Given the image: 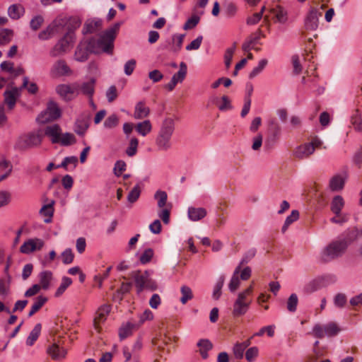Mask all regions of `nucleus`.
<instances>
[{
  "label": "nucleus",
  "instance_id": "49",
  "mask_svg": "<svg viewBox=\"0 0 362 362\" xmlns=\"http://www.w3.org/2000/svg\"><path fill=\"white\" fill-rule=\"evenodd\" d=\"M349 305L353 310H358L362 307V293L351 297L349 300Z\"/></svg>",
  "mask_w": 362,
  "mask_h": 362
},
{
  "label": "nucleus",
  "instance_id": "3",
  "mask_svg": "<svg viewBox=\"0 0 362 362\" xmlns=\"http://www.w3.org/2000/svg\"><path fill=\"white\" fill-rule=\"evenodd\" d=\"M347 249L346 243L340 238L331 242L320 253V260L329 262L343 256Z\"/></svg>",
  "mask_w": 362,
  "mask_h": 362
},
{
  "label": "nucleus",
  "instance_id": "10",
  "mask_svg": "<svg viewBox=\"0 0 362 362\" xmlns=\"http://www.w3.org/2000/svg\"><path fill=\"white\" fill-rule=\"evenodd\" d=\"M61 116V110L57 104L53 101H50L47 104L46 110L40 113L37 117L39 123L45 124L51 121H54Z\"/></svg>",
  "mask_w": 362,
  "mask_h": 362
},
{
  "label": "nucleus",
  "instance_id": "38",
  "mask_svg": "<svg viewBox=\"0 0 362 362\" xmlns=\"http://www.w3.org/2000/svg\"><path fill=\"white\" fill-rule=\"evenodd\" d=\"M47 301V298L45 296H38L33 305L31 306V309L28 313V316L31 317L35 313H36Z\"/></svg>",
  "mask_w": 362,
  "mask_h": 362
},
{
  "label": "nucleus",
  "instance_id": "12",
  "mask_svg": "<svg viewBox=\"0 0 362 362\" xmlns=\"http://www.w3.org/2000/svg\"><path fill=\"white\" fill-rule=\"evenodd\" d=\"M143 347L142 341L137 339L133 344L132 348L125 346L123 348V356L124 362H139V353Z\"/></svg>",
  "mask_w": 362,
  "mask_h": 362
},
{
  "label": "nucleus",
  "instance_id": "9",
  "mask_svg": "<svg viewBox=\"0 0 362 362\" xmlns=\"http://www.w3.org/2000/svg\"><path fill=\"white\" fill-rule=\"evenodd\" d=\"M340 331L337 324L334 322H329L325 325L316 324L313 328V335L322 339L325 337H333Z\"/></svg>",
  "mask_w": 362,
  "mask_h": 362
},
{
  "label": "nucleus",
  "instance_id": "29",
  "mask_svg": "<svg viewBox=\"0 0 362 362\" xmlns=\"http://www.w3.org/2000/svg\"><path fill=\"white\" fill-rule=\"evenodd\" d=\"M57 25L55 22H53L38 34V38L41 40H47L50 39L57 31Z\"/></svg>",
  "mask_w": 362,
  "mask_h": 362
},
{
  "label": "nucleus",
  "instance_id": "46",
  "mask_svg": "<svg viewBox=\"0 0 362 362\" xmlns=\"http://www.w3.org/2000/svg\"><path fill=\"white\" fill-rule=\"evenodd\" d=\"M76 142L75 136L71 133H65L60 134L59 143L64 146H69Z\"/></svg>",
  "mask_w": 362,
  "mask_h": 362
},
{
  "label": "nucleus",
  "instance_id": "50",
  "mask_svg": "<svg viewBox=\"0 0 362 362\" xmlns=\"http://www.w3.org/2000/svg\"><path fill=\"white\" fill-rule=\"evenodd\" d=\"M81 21L78 17H71L67 23V32H70L74 35V30L80 27Z\"/></svg>",
  "mask_w": 362,
  "mask_h": 362
},
{
  "label": "nucleus",
  "instance_id": "43",
  "mask_svg": "<svg viewBox=\"0 0 362 362\" xmlns=\"http://www.w3.org/2000/svg\"><path fill=\"white\" fill-rule=\"evenodd\" d=\"M72 284V280L69 277L64 276L62 280V283L59 288H57L55 296L59 297L62 296L66 289Z\"/></svg>",
  "mask_w": 362,
  "mask_h": 362
},
{
  "label": "nucleus",
  "instance_id": "55",
  "mask_svg": "<svg viewBox=\"0 0 362 362\" xmlns=\"http://www.w3.org/2000/svg\"><path fill=\"white\" fill-rule=\"evenodd\" d=\"M235 46H236V43H234L233 47L228 48L225 52L224 62H225V65L227 69H228L230 66L232 59H233V56L235 51Z\"/></svg>",
  "mask_w": 362,
  "mask_h": 362
},
{
  "label": "nucleus",
  "instance_id": "57",
  "mask_svg": "<svg viewBox=\"0 0 362 362\" xmlns=\"http://www.w3.org/2000/svg\"><path fill=\"white\" fill-rule=\"evenodd\" d=\"M119 124V117L112 114L110 115L104 122V127L107 129H112L117 127Z\"/></svg>",
  "mask_w": 362,
  "mask_h": 362
},
{
  "label": "nucleus",
  "instance_id": "33",
  "mask_svg": "<svg viewBox=\"0 0 362 362\" xmlns=\"http://www.w3.org/2000/svg\"><path fill=\"white\" fill-rule=\"evenodd\" d=\"M24 12V7L21 4L11 5L8 9V16L15 20L20 18Z\"/></svg>",
  "mask_w": 362,
  "mask_h": 362
},
{
  "label": "nucleus",
  "instance_id": "22",
  "mask_svg": "<svg viewBox=\"0 0 362 362\" xmlns=\"http://www.w3.org/2000/svg\"><path fill=\"white\" fill-rule=\"evenodd\" d=\"M276 22L284 23L287 21V13L285 9L279 4H274L269 10Z\"/></svg>",
  "mask_w": 362,
  "mask_h": 362
},
{
  "label": "nucleus",
  "instance_id": "41",
  "mask_svg": "<svg viewBox=\"0 0 362 362\" xmlns=\"http://www.w3.org/2000/svg\"><path fill=\"white\" fill-rule=\"evenodd\" d=\"M334 305L338 308H344L347 303V297L345 293H338L333 299Z\"/></svg>",
  "mask_w": 362,
  "mask_h": 362
},
{
  "label": "nucleus",
  "instance_id": "59",
  "mask_svg": "<svg viewBox=\"0 0 362 362\" xmlns=\"http://www.w3.org/2000/svg\"><path fill=\"white\" fill-rule=\"evenodd\" d=\"M11 199V194L6 190L0 191V208L7 206Z\"/></svg>",
  "mask_w": 362,
  "mask_h": 362
},
{
  "label": "nucleus",
  "instance_id": "7",
  "mask_svg": "<svg viewBox=\"0 0 362 362\" xmlns=\"http://www.w3.org/2000/svg\"><path fill=\"white\" fill-rule=\"evenodd\" d=\"M322 141L317 137H314L310 142L305 143L296 148L293 156L298 159L308 158L316 148H320Z\"/></svg>",
  "mask_w": 362,
  "mask_h": 362
},
{
  "label": "nucleus",
  "instance_id": "48",
  "mask_svg": "<svg viewBox=\"0 0 362 362\" xmlns=\"http://www.w3.org/2000/svg\"><path fill=\"white\" fill-rule=\"evenodd\" d=\"M344 185V179L341 176H334L330 180L329 186L333 191H337L343 188Z\"/></svg>",
  "mask_w": 362,
  "mask_h": 362
},
{
  "label": "nucleus",
  "instance_id": "17",
  "mask_svg": "<svg viewBox=\"0 0 362 362\" xmlns=\"http://www.w3.org/2000/svg\"><path fill=\"white\" fill-rule=\"evenodd\" d=\"M51 74L54 77L69 76L71 74V70L64 60L59 59L53 64Z\"/></svg>",
  "mask_w": 362,
  "mask_h": 362
},
{
  "label": "nucleus",
  "instance_id": "34",
  "mask_svg": "<svg viewBox=\"0 0 362 362\" xmlns=\"http://www.w3.org/2000/svg\"><path fill=\"white\" fill-rule=\"evenodd\" d=\"M42 326L41 324L37 323L35 325L34 328L32 329V331L30 332L27 339H26V344L28 346H33L35 342L38 339L40 332H41Z\"/></svg>",
  "mask_w": 362,
  "mask_h": 362
},
{
  "label": "nucleus",
  "instance_id": "15",
  "mask_svg": "<svg viewBox=\"0 0 362 362\" xmlns=\"http://www.w3.org/2000/svg\"><path fill=\"white\" fill-rule=\"evenodd\" d=\"M47 354L54 361H60L66 357V349L58 341H54L47 348Z\"/></svg>",
  "mask_w": 362,
  "mask_h": 362
},
{
  "label": "nucleus",
  "instance_id": "32",
  "mask_svg": "<svg viewBox=\"0 0 362 362\" xmlns=\"http://www.w3.org/2000/svg\"><path fill=\"white\" fill-rule=\"evenodd\" d=\"M52 279V273L49 271H43L39 274L40 288L47 290L49 287V284Z\"/></svg>",
  "mask_w": 362,
  "mask_h": 362
},
{
  "label": "nucleus",
  "instance_id": "5",
  "mask_svg": "<svg viewBox=\"0 0 362 362\" xmlns=\"http://www.w3.org/2000/svg\"><path fill=\"white\" fill-rule=\"evenodd\" d=\"M253 291L252 286L248 287L244 291L240 293L233 305V315L235 317L245 315L252 302L250 298Z\"/></svg>",
  "mask_w": 362,
  "mask_h": 362
},
{
  "label": "nucleus",
  "instance_id": "40",
  "mask_svg": "<svg viewBox=\"0 0 362 362\" xmlns=\"http://www.w3.org/2000/svg\"><path fill=\"white\" fill-rule=\"evenodd\" d=\"M40 214L42 216L47 217V218L45 220V222H50L51 218L52 217L54 214L53 202L51 204L44 205L40 210Z\"/></svg>",
  "mask_w": 362,
  "mask_h": 362
},
{
  "label": "nucleus",
  "instance_id": "37",
  "mask_svg": "<svg viewBox=\"0 0 362 362\" xmlns=\"http://www.w3.org/2000/svg\"><path fill=\"white\" fill-rule=\"evenodd\" d=\"M154 199L157 201V206L159 209L168 206V194L165 191L158 190L154 194Z\"/></svg>",
  "mask_w": 362,
  "mask_h": 362
},
{
  "label": "nucleus",
  "instance_id": "26",
  "mask_svg": "<svg viewBox=\"0 0 362 362\" xmlns=\"http://www.w3.org/2000/svg\"><path fill=\"white\" fill-rule=\"evenodd\" d=\"M150 109L145 105L144 102H139L136 106L134 112V117L136 119H141L148 116Z\"/></svg>",
  "mask_w": 362,
  "mask_h": 362
},
{
  "label": "nucleus",
  "instance_id": "31",
  "mask_svg": "<svg viewBox=\"0 0 362 362\" xmlns=\"http://www.w3.org/2000/svg\"><path fill=\"white\" fill-rule=\"evenodd\" d=\"M136 131L142 136H146L152 130V125L149 120H144L137 123L135 126Z\"/></svg>",
  "mask_w": 362,
  "mask_h": 362
},
{
  "label": "nucleus",
  "instance_id": "27",
  "mask_svg": "<svg viewBox=\"0 0 362 362\" xmlns=\"http://www.w3.org/2000/svg\"><path fill=\"white\" fill-rule=\"evenodd\" d=\"M197 345L202 358L206 359L209 356L207 352L213 347L212 343L209 339H202L197 342Z\"/></svg>",
  "mask_w": 362,
  "mask_h": 362
},
{
  "label": "nucleus",
  "instance_id": "64",
  "mask_svg": "<svg viewBox=\"0 0 362 362\" xmlns=\"http://www.w3.org/2000/svg\"><path fill=\"white\" fill-rule=\"evenodd\" d=\"M141 193L139 185H136L129 193L127 199L129 202H135L139 197Z\"/></svg>",
  "mask_w": 362,
  "mask_h": 362
},
{
  "label": "nucleus",
  "instance_id": "62",
  "mask_svg": "<svg viewBox=\"0 0 362 362\" xmlns=\"http://www.w3.org/2000/svg\"><path fill=\"white\" fill-rule=\"evenodd\" d=\"M74 255L70 248L66 249L62 253V262L65 264H71L74 260Z\"/></svg>",
  "mask_w": 362,
  "mask_h": 362
},
{
  "label": "nucleus",
  "instance_id": "23",
  "mask_svg": "<svg viewBox=\"0 0 362 362\" xmlns=\"http://www.w3.org/2000/svg\"><path fill=\"white\" fill-rule=\"evenodd\" d=\"M19 96V90L16 88H13L10 90H6L4 93V105H6L8 108L11 110H12L16 103L17 98Z\"/></svg>",
  "mask_w": 362,
  "mask_h": 362
},
{
  "label": "nucleus",
  "instance_id": "25",
  "mask_svg": "<svg viewBox=\"0 0 362 362\" xmlns=\"http://www.w3.org/2000/svg\"><path fill=\"white\" fill-rule=\"evenodd\" d=\"M62 133L60 127L58 124H52L46 127L45 134L51 138L52 143H59V136Z\"/></svg>",
  "mask_w": 362,
  "mask_h": 362
},
{
  "label": "nucleus",
  "instance_id": "42",
  "mask_svg": "<svg viewBox=\"0 0 362 362\" xmlns=\"http://www.w3.org/2000/svg\"><path fill=\"white\" fill-rule=\"evenodd\" d=\"M181 298L180 302L182 304L187 303V302L193 298L192 291L187 286H182L180 288Z\"/></svg>",
  "mask_w": 362,
  "mask_h": 362
},
{
  "label": "nucleus",
  "instance_id": "45",
  "mask_svg": "<svg viewBox=\"0 0 362 362\" xmlns=\"http://www.w3.org/2000/svg\"><path fill=\"white\" fill-rule=\"evenodd\" d=\"M351 123L354 125L356 130L362 132V120L358 110H356L351 117Z\"/></svg>",
  "mask_w": 362,
  "mask_h": 362
},
{
  "label": "nucleus",
  "instance_id": "58",
  "mask_svg": "<svg viewBox=\"0 0 362 362\" xmlns=\"http://www.w3.org/2000/svg\"><path fill=\"white\" fill-rule=\"evenodd\" d=\"M44 23V18L42 16H36L34 18H33L30 22V28L36 31Z\"/></svg>",
  "mask_w": 362,
  "mask_h": 362
},
{
  "label": "nucleus",
  "instance_id": "56",
  "mask_svg": "<svg viewBox=\"0 0 362 362\" xmlns=\"http://www.w3.org/2000/svg\"><path fill=\"white\" fill-rule=\"evenodd\" d=\"M298 299L296 293H292L287 300V309L289 312L293 313L296 310Z\"/></svg>",
  "mask_w": 362,
  "mask_h": 362
},
{
  "label": "nucleus",
  "instance_id": "20",
  "mask_svg": "<svg viewBox=\"0 0 362 362\" xmlns=\"http://www.w3.org/2000/svg\"><path fill=\"white\" fill-rule=\"evenodd\" d=\"M77 95L80 93L86 95L88 98H92L95 92V79L90 78L87 81L83 83H77Z\"/></svg>",
  "mask_w": 362,
  "mask_h": 362
},
{
  "label": "nucleus",
  "instance_id": "18",
  "mask_svg": "<svg viewBox=\"0 0 362 362\" xmlns=\"http://www.w3.org/2000/svg\"><path fill=\"white\" fill-rule=\"evenodd\" d=\"M228 205L226 202H221L218 204L216 210V227L221 228L225 225L227 220Z\"/></svg>",
  "mask_w": 362,
  "mask_h": 362
},
{
  "label": "nucleus",
  "instance_id": "24",
  "mask_svg": "<svg viewBox=\"0 0 362 362\" xmlns=\"http://www.w3.org/2000/svg\"><path fill=\"white\" fill-rule=\"evenodd\" d=\"M206 210L202 207H193L190 206L187 210V216L192 221H198L206 216Z\"/></svg>",
  "mask_w": 362,
  "mask_h": 362
},
{
  "label": "nucleus",
  "instance_id": "54",
  "mask_svg": "<svg viewBox=\"0 0 362 362\" xmlns=\"http://www.w3.org/2000/svg\"><path fill=\"white\" fill-rule=\"evenodd\" d=\"M224 281V276H220L214 286L212 296L215 300H218L221 295V289L223 286Z\"/></svg>",
  "mask_w": 362,
  "mask_h": 362
},
{
  "label": "nucleus",
  "instance_id": "52",
  "mask_svg": "<svg viewBox=\"0 0 362 362\" xmlns=\"http://www.w3.org/2000/svg\"><path fill=\"white\" fill-rule=\"evenodd\" d=\"M267 63H268L267 59H261L259 62L258 66L255 67L252 70V71L250 73L249 78H253L255 76H257L258 74H259L263 71V69L265 68V66H267Z\"/></svg>",
  "mask_w": 362,
  "mask_h": 362
},
{
  "label": "nucleus",
  "instance_id": "6",
  "mask_svg": "<svg viewBox=\"0 0 362 362\" xmlns=\"http://www.w3.org/2000/svg\"><path fill=\"white\" fill-rule=\"evenodd\" d=\"M42 142V136L39 134L31 132L20 136L15 144V148L19 151L39 146Z\"/></svg>",
  "mask_w": 362,
  "mask_h": 362
},
{
  "label": "nucleus",
  "instance_id": "63",
  "mask_svg": "<svg viewBox=\"0 0 362 362\" xmlns=\"http://www.w3.org/2000/svg\"><path fill=\"white\" fill-rule=\"evenodd\" d=\"M269 128L274 136H279L281 132V127L274 119H271L269 121Z\"/></svg>",
  "mask_w": 362,
  "mask_h": 362
},
{
  "label": "nucleus",
  "instance_id": "8",
  "mask_svg": "<svg viewBox=\"0 0 362 362\" xmlns=\"http://www.w3.org/2000/svg\"><path fill=\"white\" fill-rule=\"evenodd\" d=\"M74 39L75 35L73 33L66 32L64 37L50 50L49 55L52 57H57L64 54L72 46Z\"/></svg>",
  "mask_w": 362,
  "mask_h": 362
},
{
  "label": "nucleus",
  "instance_id": "44",
  "mask_svg": "<svg viewBox=\"0 0 362 362\" xmlns=\"http://www.w3.org/2000/svg\"><path fill=\"white\" fill-rule=\"evenodd\" d=\"M299 217V213L297 210L292 211L291 214L286 218L284 224L281 228L282 233H285L289 226L296 221Z\"/></svg>",
  "mask_w": 362,
  "mask_h": 362
},
{
  "label": "nucleus",
  "instance_id": "11",
  "mask_svg": "<svg viewBox=\"0 0 362 362\" xmlns=\"http://www.w3.org/2000/svg\"><path fill=\"white\" fill-rule=\"evenodd\" d=\"M322 5L320 8L312 7L308 11L305 18V28L307 30H316L319 25V18L322 16V13L320 9H324Z\"/></svg>",
  "mask_w": 362,
  "mask_h": 362
},
{
  "label": "nucleus",
  "instance_id": "36",
  "mask_svg": "<svg viewBox=\"0 0 362 362\" xmlns=\"http://www.w3.org/2000/svg\"><path fill=\"white\" fill-rule=\"evenodd\" d=\"M240 272V266H238L233 274L230 281L228 284V288L231 292H234L240 286V281L239 274Z\"/></svg>",
  "mask_w": 362,
  "mask_h": 362
},
{
  "label": "nucleus",
  "instance_id": "28",
  "mask_svg": "<svg viewBox=\"0 0 362 362\" xmlns=\"http://www.w3.org/2000/svg\"><path fill=\"white\" fill-rule=\"evenodd\" d=\"M89 127L88 119L86 117H81L76 119L74 126L75 132L79 135L83 136L85 134Z\"/></svg>",
  "mask_w": 362,
  "mask_h": 362
},
{
  "label": "nucleus",
  "instance_id": "39",
  "mask_svg": "<svg viewBox=\"0 0 362 362\" xmlns=\"http://www.w3.org/2000/svg\"><path fill=\"white\" fill-rule=\"evenodd\" d=\"M171 207V204H168V206L159 209V211L158 212V217L163 221V222L165 224H168L170 222Z\"/></svg>",
  "mask_w": 362,
  "mask_h": 362
},
{
  "label": "nucleus",
  "instance_id": "16",
  "mask_svg": "<svg viewBox=\"0 0 362 362\" xmlns=\"http://www.w3.org/2000/svg\"><path fill=\"white\" fill-rule=\"evenodd\" d=\"M110 312V308L107 305H103L98 308L93 320V327L98 332H100V324L103 323Z\"/></svg>",
  "mask_w": 362,
  "mask_h": 362
},
{
  "label": "nucleus",
  "instance_id": "47",
  "mask_svg": "<svg viewBox=\"0 0 362 362\" xmlns=\"http://www.w3.org/2000/svg\"><path fill=\"white\" fill-rule=\"evenodd\" d=\"M187 67L185 62H181L180 64V70L173 76V78L178 82H182L187 75Z\"/></svg>",
  "mask_w": 362,
  "mask_h": 362
},
{
  "label": "nucleus",
  "instance_id": "19",
  "mask_svg": "<svg viewBox=\"0 0 362 362\" xmlns=\"http://www.w3.org/2000/svg\"><path fill=\"white\" fill-rule=\"evenodd\" d=\"M359 238H362V227H354L346 230L342 235V237L340 238V240L345 242L348 247L351 243L356 241Z\"/></svg>",
  "mask_w": 362,
  "mask_h": 362
},
{
  "label": "nucleus",
  "instance_id": "53",
  "mask_svg": "<svg viewBox=\"0 0 362 362\" xmlns=\"http://www.w3.org/2000/svg\"><path fill=\"white\" fill-rule=\"evenodd\" d=\"M237 6L233 2H227L225 4L223 7V12L226 16L228 18L233 17L237 12Z\"/></svg>",
  "mask_w": 362,
  "mask_h": 362
},
{
  "label": "nucleus",
  "instance_id": "35",
  "mask_svg": "<svg viewBox=\"0 0 362 362\" xmlns=\"http://www.w3.org/2000/svg\"><path fill=\"white\" fill-rule=\"evenodd\" d=\"M344 206L343 198L339 196H335L331 203V211L335 214L339 215Z\"/></svg>",
  "mask_w": 362,
  "mask_h": 362
},
{
  "label": "nucleus",
  "instance_id": "51",
  "mask_svg": "<svg viewBox=\"0 0 362 362\" xmlns=\"http://www.w3.org/2000/svg\"><path fill=\"white\" fill-rule=\"evenodd\" d=\"M139 145V140L136 137L132 138L130 139L129 146L126 150V153L127 156L132 157L136 155L137 152V148Z\"/></svg>",
  "mask_w": 362,
  "mask_h": 362
},
{
  "label": "nucleus",
  "instance_id": "60",
  "mask_svg": "<svg viewBox=\"0 0 362 362\" xmlns=\"http://www.w3.org/2000/svg\"><path fill=\"white\" fill-rule=\"evenodd\" d=\"M274 325H268L262 327L259 331L254 334V336L262 337L264 333H267V335L270 337H272L274 335Z\"/></svg>",
  "mask_w": 362,
  "mask_h": 362
},
{
  "label": "nucleus",
  "instance_id": "2",
  "mask_svg": "<svg viewBox=\"0 0 362 362\" xmlns=\"http://www.w3.org/2000/svg\"><path fill=\"white\" fill-rule=\"evenodd\" d=\"M175 130V122L172 118H165L159 129L155 144L158 151H167L172 147V136Z\"/></svg>",
  "mask_w": 362,
  "mask_h": 362
},
{
  "label": "nucleus",
  "instance_id": "30",
  "mask_svg": "<svg viewBox=\"0 0 362 362\" xmlns=\"http://www.w3.org/2000/svg\"><path fill=\"white\" fill-rule=\"evenodd\" d=\"M139 325L127 322L126 325H122L119 329V337L120 340H124L132 334L134 329L139 327Z\"/></svg>",
  "mask_w": 362,
  "mask_h": 362
},
{
  "label": "nucleus",
  "instance_id": "1",
  "mask_svg": "<svg viewBox=\"0 0 362 362\" xmlns=\"http://www.w3.org/2000/svg\"><path fill=\"white\" fill-rule=\"evenodd\" d=\"M121 23H116L112 27L103 32L98 38L91 37L88 41H81L77 46L74 59L80 62L86 61L90 53L101 52L112 54L114 41L120 28Z\"/></svg>",
  "mask_w": 362,
  "mask_h": 362
},
{
  "label": "nucleus",
  "instance_id": "13",
  "mask_svg": "<svg viewBox=\"0 0 362 362\" xmlns=\"http://www.w3.org/2000/svg\"><path fill=\"white\" fill-rule=\"evenodd\" d=\"M77 83L71 84H60L56 87V92L66 101H70L77 95Z\"/></svg>",
  "mask_w": 362,
  "mask_h": 362
},
{
  "label": "nucleus",
  "instance_id": "21",
  "mask_svg": "<svg viewBox=\"0 0 362 362\" xmlns=\"http://www.w3.org/2000/svg\"><path fill=\"white\" fill-rule=\"evenodd\" d=\"M103 21L99 18L88 19L86 21L83 28V34H92L97 33L102 28Z\"/></svg>",
  "mask_w": 362,
  "mask_h": 362
},
{
  "label": "nucleus",
  "instance_id": "61",
  "mask_svg": "<svg viewBox=\"0 0 362 362\" xmlns=\"http://www.w3.org/2000/svg\"><path fill=\"white\" fill-rule=\"evenodd\" d=\"M136 61L134 59L128 60L124 66V71L127 76L132 74L134 70L136 68Z\"/></svg>",
  "mask_w": 362,
  "mask_h": 362
},
{
  "label": "nucleus",
  "instance_id": "4",
  "mask_svg": "<svg viewBox=\"0 0 362 362\" xmlns=\"http://www.w3.org/2000/svg\"><path fill=\"white\" fill-rule=\"evenodd\" d=\"M131 276L134 279L138 293L143 291L144 289L153 291L158 288L156 282L151 278L150 273L148 271L144 272L139 270L135 271L131 274Z\"/></svg>",
  "mask_w": 362,
  "mask_h": 362
},
{
  "label": "nucleus",
  "instance_id": "14",
  "mask_svg": "<svg viewBox=\"0 0 362 362\" xmlns=\"http://www.w3.org/2000/svg\"><path fill=\"white\" fill-rule=\"evenodd\" d=\"M45 245V242L40 238H30L24 242L20 247V252L23 254H30L40 251Z\"/></svg>",
  "mask_w": 362,
  "mask_h": 362
}]
</instances>
